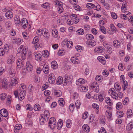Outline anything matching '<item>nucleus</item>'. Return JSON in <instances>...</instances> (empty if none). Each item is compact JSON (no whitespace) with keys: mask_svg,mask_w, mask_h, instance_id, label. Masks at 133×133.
I'll return each instance as SVG.
<instances>
[{"mask_svg":"<svg viewBox=\"0 0 133 133\" xmlns=\"http://www.w3.org/2000/svg\"><path fill=\"white\" fill-rule=\"evenodd\" d=\"M121 80H122L123 82L122 88L123 91H124L127 88L128 86V82L126 81H124V76L123 75H121L120 77Z\"/></svg>","mask_w":133,"mask_h":133,"instance_id":"f257e3e1","label":"nucleus"},{"mask_svg":"<svg viewBox=\"0 0 133 133\" xmlns=\"http://www.w3.org/2000/svg\"><path fill=\"white\" fill-rule=\"evenodd\" d=\"M90 86L92 89L95 92L98 93L99 92V87L98 85L96 82H94Z\"/></svg>","mask_w":133,"mask_h":133,"instance_id":"f03ea898","label":"nucleus"},{"mask_svg":"<svg viewBox=\"0 0 133 133\" xmlns=\"http://www.w3.org/2000/svg\"><path fill=\"white\" fill-rule=\"evenodd\" d=\"M55 77L53 74H51L49 76L48 81L49 83L53 84L55 82Z\"/></svg>","mask_w":133,"mask_h":133,"instance_id":"7ed1b4c3","label":"nucleus"},{"mask_svg":"<svg viewBox=\"0 0 133 133\" xmlns=\"http://www.w3.org/2000/svg\"><path fill=\"white\" fill-rule=\"evenodd\" d=\"M109 91V93H110L111 92V94L113 95V96L115 97H114V98L116 99L118 97V94L115 91V90L114 89L112 88ZM114 98V97H113Z\"/></svg>","mask_w":133,"mask_h":133,"instance_id":"20e7f679","label":"nucleus"},{"mask_svg":"<svg viewBox=\"0 0 133 133\" xmlns=\"http://www.w3.org/2000/svg\"><path fill=\"white\" fill-rule=\"evenodd\" d=\"M20 49V51L18 52V54H21L22 55V59H24L25 57V55L26 54V49H25V50L23 49V48L21 47Z\"/></svg>","mask_w":133,"mask_h":133,"instance_id":"39448f33","label":"nucleus"},{"mask_svg":"<svg viewBox=\"0 0 133 133\" xmlns=\"http://www.w3.org/2000/svg\"><path fill=\"white\" fill-rule=\"evenodd\" d=\"M21 25L23 28L25 29L26 28L27 26L28 21L25 18H23L21 20Z\"/></svg>","mask_w":133,"mask_h":133,"instance_id":"423d86ee","label":"nucleus"},{"mask_svg":"<svg viewBox=\"0 0 133 133\" xmlns=\"http://www.w3.org/2000/svg\"><path fill=\"white\" fill-rule=\"evenodd\" d=\"M12 41L13 43L19 45L23 42V40L20 38H14L12 39Z\"/></svg>","mask_w":133,"mask_h":133,"instance_id":"0eeeda50","label":"nucleus"},{"mask_svg":"<svg viewBox=\"0 0 133 133\" xmlns=\"http://www.w3.org/2000/svg\"><path fill=\"white\" fill-rule=\"evenodd\" d=\"M26 95V91L25 90H21L19 93V96H20L19 98L20 100H21L24 98Z\"/></svg>","mask_w":133,"mask_h":133,"instance_id":"6e6552de","label":"nucleus"},{"mask_svg":"<svg viewBox=\"0 0 133 133\" xmlns=\"http://www.w3.org/2000/svg\"><path fill=\"white\" fill-rule=\"evenodd\" d=\"M0 114L2 116H8V114L7 110L2 109L0 111Z\"/></svg>","mask_w":133,"mask_h":133,"instance_id":"1a4fd4ad","label":"nucleus"},{"mask_svg":"<svg viewBox=\"0 0 133 133\" xmlns=\"http://www.w3.org/2000/svg\"><path fill=\"white\" fill-rule=\"evenodd\" d=\"M35 59L37 61H40L42 59V57L41 54L39 53H35L34 54Z\"/></svg>","mask_w":133,"mask_h":133,"instance_id":"9d476101","label":"nucleus"},{"mask_svg":"<svg viewBox=\"0 0 133 133\" xmlns=\"http://www.w3.org/2000/svg\"><path fill=\"white\" fill-rule=\"evenodd\" d=\"M15 61V58L13 56H10L7 61L8 64H11L12 63Z\"/></svg>","mask_w":133,"mask_h":133,"instance_id":"9b49d317","label":"nucleus"},{"mask_svg":"<svg viewBox=\"0 0 133 133\" xmlns=\"http://www.w3.org/2000/svg\"><path fill=\"white\" fill-rule=\"evenodd\" d=\"M26 70L28 71H31L33 69V67L29 62H26Z\"/></svg>","mask_w":133,"mask_h":133,"instance_id":"f8f14e48","label":"nucleus"},{"mask_svg":"<svg viewBox=\"0 0 133 133\" xmlns=\"http://www.w3.org/2000/svg\"><path fill=\"white\" fill-rule=\"evenodd\" d=\"M63 125V121L61 119H59L58 121L57 125V129L60 130L62 128Z\"/></svg>","mask_w":133,"mask_h":133,"instance_id":"ddd939ff","label":"nucleus"},{"mask_svg":"<svg viewBox=\"0 0 133 133\" xmlns=\"http://www.w3.org/2000/svg\"><path fill=\"white\" fill-rule=\"evenodd\" d=\"M86 43L87 44H88L90 47H92L95 46L96 44V42L94 41H92L91 40H89L86 42Z\"/></svg>","mask_w":133,"mask_h":133,"instance_id":"4468645a","label":"nucleus"},{"mask_svg":"<svg viewBox=\"0 0 133 133\" xmlns=\"http://www.w3.org/2000/svg\"><path fill=\"white\" fill-rule=\"evenodd\" d=\"M22 128V126L21 124H16L14 128V132L17 133L19 132V130Z\"/></svg>","mask_w":133,"mask_h":133,"instance_id":"2eb2a0df","label":"nucleus"},{"mask_svg":"<svg viewBox=\"0 0 133 133\" xmlns=\"http://www.w3.org/2000/svg\"><path fill=\"white\" fill-rule=\"evenodd\" d=\"M133 128V122L129 123L127 125L126 130L128 131L131 130Z\"/></svg>","mask_w":133,"mask_h":133,"instance_id":"dca6fc26","label":"nucleus"},{"mask_svg":"<svg viewBox=\"0 0 133 133\" xmlns=\"http://www.w3.org/2000/svg\"><path fill=\"white\" fill-rule=\"evenodd\" d=\"M5 16L8 19H10L13 17V14L12 12L10 11H8L5 13Z\"/></svg>","mask_w":133,"mask_h":133,"instance_id":"f3484780","label":"nucleus"},{"mask_svg":"<svg viewBox=\"0 0 133 133\" xmlns=\"http://www.w3.org/2000/svg\"><path fill=\"white\" fill-rule=\"evenodd\" d=\"M103 51V49L101 47H99L95 48L94 50L95 52L97 53H102Z\"/></svg>","mask_w":133,"mask_h":133,"instance_id":"a211bd4d","label":"nucleus"},{"mask_svg":"<svg viewBox=\"0 0 133 133\" xmlns=\"http://www.w3.org/2000/svg\"><path fill=\"white\" fill-rule=\"evenodd\" d=\"M82 128L83 130L87 132H89L90 130V128L89 127L87 124L83 125L82 126Z\"/></svg>","mask_w":133,"mask_h":133,"instance_id":"6ab92c4d","label":"nucleus"},{"mask_svg":"<svg viewBox=\"0 0 133 133\" xmlns=\"http://www.w3.org/2000/svg\"><path fill=\"white\" fill-rule=\"evenodd\" d=\"M71 61L72 63L75 64H78L79 60L77 57H73L71 58Z\"/></svg>","mask_w":133,"mask_h":133,"instance_id":"aec40b11","label":"nucleus"},{"mask_svg":"<svg viewBox=\"0 0 133 133\" xmlns=\"http://www.w3.org/2000/svg\"><path fill=\"white\" fill-rule=\"evenodd\" d=\"M85 81L82 78H80L76 81V84L77 85H79V84H82L85 83Z\"/></svg>","mask_w":133,"mask_h":133,"instance_id":"412c9836","label":"nucleus"},{"mask_svg":"<svg viewBox=\"0 0 133 133\" xmlns=\"http://www.w3.org/2000/svg\"><path fill=\"white\" fill-rule=\"evenodd\" d=\"M114 45L117 48H119L120 46L121 43L118 40H115L113 42Z\"/></svg>","mask_w":133,"mask_h":133,"instance_id":"4be33fe9","label":"nucleus"},{"mask_svg":"<svg viewBox=\"0 0 133 133\" xmlns=\"http://www.w3.org/2000/svg\"><path fill=\"white\" fill-rule=\"evenodd\" d=\"M52 34L53 37L56 38L58 36V32L56 29H54L52 31Z\"/></svg>","mask_w":133,"mask_h":133,"instance_id":"5701e85b","label":"nucleus"},{"mask_svg":"<svg viewBox=\"0 0 133 133\" xmlns=\"http://www.w3.org/2000/svg\"><path fill=\"white\" fill-rule=\"evenodd\" d=\"M9 73L10 74V75L11 77H13L15 75V72L13 69H10L9 70Z\"/></svg>","mask_w":133,"mask_h":133,"instance_id":"b1692460","label":"nucleus"},{"mask_svg":"<svg viewBox=\"0 0 133 133\" xmlns=\"http://www.w3.org/2000/svg\"><path fill=\"white\" fill-rule=\"evenodd\" d=\"M63 78L61 76H59L57 79L56 83L57 84H60L63 82Z\"/></svg>","mask_w":133,"mask_h":133,"instance_id":"393cba45","label":"nucleus"},{"mask_svg":"<svg viewBox=\"0 0 133 133\" xmlns=\"http://www.w3.org/2000/svg\"><path fill=\"white\" fill-rule=\"evenodd\" d=\"M7 80L6 79H4L2 81V85L3 88L6 89L7 85Z\"/></svg>","mask_w":133,"mask_h":133,"instance_id":"a878e982","label":"nucleus"},{"mask_svg":"<svg viewBox=\"0 0 133 133\" xmlns=\"http://www.w3.org/2000/svg\"><path fill=\"white\" fill-rule=\"evenodd\" d=\"M57 3L58 5L59 6L58 8V11L60 13H61L63 10V8L62 6L61 5V4H60V3L59 2V1Z\"/></svg>","mask_w":133,"mask_h":133,"instance_id":"bb28decb","label":"nucleus"},{"mask_svg":"<svg viewBox=\"0 0 133 133\" xmlns=\"http://www.w3.org/2000/svg\"><path fill=\"white\" fill-rule=\"evenodd\" d=\"M56 123V119L54 117H51L50 118L49 121V124H52V123Z\"/></svg>","mask_w":133,"mask_h":133,"instance_id":"cd10ccee","label":"nucleus"},{"mask_svg":"<svg viewBox=\"0 0 133 133\" xmlns=\"http://www.w3.org/2000/svg\"><path fill=\"white\" fill-rule=\"evenodd\" d=\"M42 54L43 56L47 57L49 55V53L47 50H45L42 51Z\"/></svg>","mask_w":133,"mask_h":133,"instance_id":"c85d7f7f","label":"nucleus"},{"mask_svg":"<svg viewBox=\"0 0 133 133\" xmlns=\"http://www.w3.org/2000/svg\"><path fill=\"white\" fill-rule=\"evenodd\" d=\"M34 109L36 111H39L41 109L40 106L38 104H36L34 107Z\"/></svg>","mask_w":133,"mask_h":133,"instance_id":"c756f323","label":"nucleus"},{"mask_svg":"<svg viewBox=\"0 0 133 133\" xmlns=\"http://www.w3.org/2000/svg\"><path fill=\"white\" fill-rule=\"evenodd\" d=\"M47 65L45 66L44 65L43 68V70L45 74H48L49 72V68L47 66Z\"/></svg>","mask_w":133,"mask_h":133,"instance_id":"7c9ffc66","label":"nucleus"},{"mask_svg":"<svg viewBox=\"0 0 133 133\" xmlns=\"http://www.w3.org/2000/svg\"><path fill=\"white\" fill-rule=\"evenodd\" d=\"M22 61V60L20 59H18L17 60V64L18 66H20L19 68L21 67V66H23V63Z\"/></svg>","mask_w":133,"mask_h":133,"instance_id":"2f4dec72","label":"nucleus"},{"mask_svg":"<svg viewBox=\"0 0 133 133\" xmlns=\"http://www.w3.org/2000/svg\"><path fill=\"white\" fill-rule=\"evenodd\" d=\"M66 123L67 127L68 128H70L72 125L71 121L69 119H68L66 121Z\"/></svg>","mask_w":133,"mask_h":133,"instance_id":"473e14b6","label":"nucleus"},{"mask_svg":"<svg viewBox=\"0 0 133 133\" xmlns=\"http://www.w3.org/2000/svg\"><path fill=\"white\" fill-rule=\"evenodd\" d=\"M73 43L71 41H69L67 42L66 45L68 48H71L72 46Z\"/></svg>","mask_w":133,"mask_h":133,"instance_id":"72a5a7b5","label":"nucleus"},{"mask_svg":"<svg viewBox=\"0 0 133 133\" xmlns=\"http://www.w3.org/2000/svg\"><path fill=\"white\" fill-rule=\"evenodd\" d=\"M51 65L53 68L56 69L57 66V64L55 61L52 62L51 63Z\"/></svg>","mask_w":133,"mask_h":133,"instance_id":"f704fd0d","label":"nucleus"},{"mask_svg":"<svg viewBox=\"0 0 133 133\" xmlns=\"http://www.w3.org/2000/svg\"><path fill=\"white\" fill-rule=\"evenodd\" d=\"M86 37L87 39H88L89 40H90L91 39H92L94 38L93 36L90 34H87L86 36Z\"/></svg>","mask_w":133,"mask_h":133,"instance_id":"c9c22d12","label":"nucleus"},{"mask_svg":"<svg viewBox=\"0 0 133 133\" xmlns=\"http://www.w3.org/2000/svg\"><path fill=\"white\" fill-rule=\"evenodd\" d=\"M127 116H131L133 115V113L131 109H129L127 110Z\"/></svg>","mask_w":133,"mask_h":133,"instance_id":"e433bc0d","label":"nucleus"},{"mask_svg":"<svg viewBox=\"0 0 133 133\" xmlns=\"http://www.w3.org/2000/svg\"><path fill=\"white\" fill-rule=\"evenodd\" d=\"M14 21L15 23L17 25H19L20 23V19L19 17L17 16L14 19Z\"/></svg>","mask_w":133,"mask_h":133,"instance_id":"4c0bfd02","label":"nucleus"},{"mask_svg":"<svg viewBox=\"0 0 133 133\" xmlns=\"http://www.w3.org/2000/svg\"><path fill=\"white\" fill-rule=\"evenodd\" d=\"M100 29L104 34H106V29L104 26H100Z\"/></svg>","mask_w":133,"mask_h":133,"instance_id":"58836bf2","label":"nucleus"},{"mask_svg":"<svg viewBox=\"0 0 133 133\" xmlns=\"http://www.w3.org/2000/svg\"><path fill=\"white\" fill-rule=\"evenodd\" d=\"M122 105L121 102L118 103L116 105V108L118 110L122 108Z\"/></svg>","mask_w":133,"mask_h":133,"instance_id":"ea45409f","label":"nucleus"},{"mask_svg":"<svg viewBox=\"0 0 133 133\" xmlns=\"http://www.w3.org/2000/svg\"><path fill=\"white\" fill-rule=\"evenodd\" d=\"M41 6L46 9H47L49 8V4L48 3H45L41 5Z\"/></svg>","mask_w":133,"mask_h":133,"instance_id":"a19ab883","label":"nucleus"},{"mask_svg":"<svg viewBox=\"0 0 133 133\" xmlns=\"http://www.w3.org/2000/svg\"><path fill=\"white\" fill-rule=\"evenodd\" d=\"M127 3L126 2H124L123 3V5L121 8V9L122 10L123 9L124 11L127 10Z\"/></svg>","mask_w":133,"mask_h":133,"instance_id":"79ce46f5","label":"nucleus"},{"mask_svg":"<svg viewBox=\"0 0 133 133\" xmlns=\"http://www.w3.org/2000/svg\"><path fill=\"white\" fill-rule=\"evenodd\" d=\"M44 117H41V118H40L39 121L41 125H43L44 123V121H45V119L44 118Z\"/></svg>","mask_w":133,"mask_h":133,"instance_id":"37998d69","label":"nucleus"},{"mask_svg":"<svg viewBox=\"0 0 133 133\" xmlns=\"http://www.w3.org/2000/svg\"><path fill=\"white\" fill-rule=\"evenodd\" d=\"M95 5L91 3H87L86 5L87 7L88 8H92L94 7Z\"/></svg>","mask_w":133,"mask_h":133,"instance_id":"c03bdc74","label":"nucleus"},{"mask_svg":"<svg viewBox=\"0 0 133 133\" xmlns=\"http://www.w3.org/2000/svg\"><path fill=\"white\" fill-rule=\"evenodd\" d=\"M77 32L78 34L83 35L84 34V30L82 29H80L78 30L77 31Z\"/></svg>","mask_w":133,"mask_h":133,"instance_id":"a18cd8bd","label":"nucleus"},{"mask_svg":"<svg viewBox=\"0 0 133 133\" xmlns=\"http://www.w3.org/2000/svg\"><path fill=\"white\" fill-rule=\"evenodd\" d=\"M81 105L80 102L78 101H76L75 105L77 109H79Z\"/></svg>","mask_w":133,"mask_h":133,"instance_id":"49530a36","label":"nucleus"},{"mask_svg":"<svg viewBox=\"0 0 133 133\" xmlns=\"http://www.w3.org/2000/svg\"><path fill=\"white\" fill-rule=\"evenodd\" d=\"M82 91L83 92H86L88 89V87L87 86H83L81 87Z\"/></svg>","mask_w":133,"mask_h":133,"instance_id":"de8ad7c7","label":"nucleus"},{"mask_svg":"<svg viewBox=\"0 0 133 133\" xmlns=\"http://www.w3.org/2000/svg\"><path fill=\"white\" fill-rule=\"evenodd\" d=\"M74 6L75 8V10L78 11H80L81 8L79 6L77 5H76V4H74Z\"/></svg>","mask_w":133,"mask_h":133,"instance_id":"09e8293b","label":"nucleus"},{"mask_svg":"<svg viewBox=\"0 0 133 133\" xmlns=\"http://www.w3.org/2000/svg\"><path fill=\"white\" fill-rule=\"evenodd\" d=\"M17 83V82L16 80L15 79H14L13 80H12L11 81V85L12 86H14Z\"/></svg>","mask_w":133,"mask_h":133,"instance_id":"8fccbe9b","label":"nucleus"},{"mask_svg":"<svg viewBox=\"0 0 133 133\" xmlns=\"http://www.w3.org/2000/svg\"><path fill=\"white\" fill-rule=\"evenodd\" d=\"M115 88L117 91L121 89V87L118 84H115Z\"/></svg>","mask_w":133,"mask_h":133,"instance_id":"3c124183","label":"nucleus"},{"mask_svg":"<svg viewBox=\"0 0 133 133\" xmlns=\"http://www.w3.org/2000/svg\"><path fill=\"white\" fill-rule=\"evenodd\" d=\"M39 40V39L37 37H35L33 40L32 43L33 44H36L38 41Z\"/></svg>","mask_w":133,"mask_h":133,"instance_id":"603ef678","label":"nucleus"},{"mask_svg":"<svg viewBox=\"0 0 133 133\" xmlns=\"http://www.w3.org/2000/svg\"><path fill=\"white\" fill-rule=\"evenodd\" d=\"M56 124V123L54 122L52 124H49V126L51 129H53L55 128Z\"/></svg>","mask_w":133,"mask_h":133,"instance_id":"864d4df0","label":"nucleus"},{"mask_svg":"<svg viewBox=\"0 0 133 133\" xmlns=\"http://www.w3.org/2000/svg\"><path fill=\"white\" fill-rule=\"evenodd\" d=\"M6 95V93H3L2 94H1L0 95V98L2 100H4V99L5 98V96Z\"/></svg>","mask_w":133,"mask_h":133,"instance_id":"5fc2aeb1","label":"nucleus"},{"mask_svg":"<svg viewBox=\"0 0 133 133\" xmlns=\"http://www.w3.org/2000/svg\"><path fill=\"white\" fill-rule=\"evenodd\" d=\"M111 14L112 17L114 19H115L117 18V16L115 12H112Z\"/></svg>","mask_w":133,"mask_h":133,"instance_id":"6e6d98bb","label":"nucleus"},{"mask_svg":"<svg viewBox=\"0 0 133 133\" xmlns=\"http://www.w3.org/2000/svg\"><path fill=\"white\" fill-rule=\"evenodd\" d=\"M120 17L122 19L125 20H127L128 19L127 16L125 15L124 14H121Z\"/></svg>","mask_w":133,"mask_h":133,"instance_id":"4d7b16f0","label":"nucleus"},{"mask_svg":"<svg viewBox=\"0 0 133 133\" xmlns=\"http://www.w3.org/2000/svg\"><path fill=\"white\" fill-rule=\"evenodd\" d=\"M64 78H65L64 80V83L63 85H65L67 84V82H68V76H65V77H64Z\"/></svg>","mask_w":133,"mask_h":133,"instance_id":"13d9d810","label":"nucleus"},{"mask_svg":"<svg viewBox=\"0 0 133 133\" xmlns=\"http://www.w3.org/2000/svg\"><path fill=\"white\" fill-rule=\"evenodd\" d=\"M94 9L95 10H96L97 11H99L101 9V7L99 5H98L96 6H94Z\"/></svg>","mask_w":133,"mask_h":133,"instance_id":"bf43d9fd","label":"nucleus"},{"mask_svg":"<svg viewBox=\"0 0 133 133\" xmlns=\"http://www.w3.org/2000/svg\"><path fill=\"white\" fill-rule=\"evenodd\" d=\"M44 116H49L50 113L47 110H45L44 112Z\"/></svg>","mask_w":133,"mask_h":133,"instance_id":"052dcab7","label":"nucleus"},{"mask_svg":"<svg viewBox=\"0 0 133 133\" xmlns=\"http://www.w3.org/2000/svg\"><path fill=\"white\" fill-rule=\"evenodd\" d=\"M128 97H126L124 100L123 101V103L124 105H126L127 104L128 101H129Z\"/></svg>","mask_w":133,"mask_h":133,"instance_id":"680f3d73","label":"nucleus"},{"mask_svg":"<svg viewBox=\"0 0 133 133\" xmlns=\"http://www.w3.org/2000/svg\"><path fill=\"white\" fill-rule=\"evenodd\" d=\"M108 99L107 100H105L106 103H107L109 105H111V101L109 97L107 98Z\"/></svg>","mask_w":133,"mask_h":133,"instance_id":"e2e57ef3","label":"nucleus"},{"mask_svg":"<svg viewBox=\"0 0 133 133\" xmlns=\"http://www.w3.org/2000/svg\"><path fill=\"white\" fill-rule=\"evenodd\" d=\"M5 25L6 27L8 28L11 27V22H6Z\"/></svg>","mask_w":133,"mask_h":133,"instance_id":"0e129e2a","label":"nucleus"},{"mask_svg":"<svg viewBox=\"0 0 133 133\" xmlns=\"http://www.w3.org/2000/svg\"><path fill=\"white\" fill-rule=\"evenodd\" d=\"M49 84L48 82H46L42 86V88L44 89H46L49 86Z\"/></svg>","mask_w":133,"mask_h":133,"instance_id":"69168bd1","label":"nucleus"},{"mask_svg":"<svg viewBox=\"0 0 133 133\" xmlns=\"http://www.w3.org/2000/svg\"><path fill=\"white\" fill-rule=\"evenodd\" d=\"M106 115L107 116H111L112 114L111 112L108 110L106 112Z\"/></svg>","mask_w":133,"mask_h":133,"instance_id":"338daca9","label":"nucleus"},{"mask_svg":"<svg viewBox=\"0 0 133 133\" xmlns=\"http://www.w3.org/2000/svg\"><path fill=\"white\" fill-rule=\"evenodd\" d=\"M31 105L30 104H27L26 105V106L28 107L26 108V109L32 111L33 110V108L32 107H31Z\"/></svg>","mask_w":133,"mask_h":133,"instance_id":"774afa93","label":"nucleus"}]
</instances>
